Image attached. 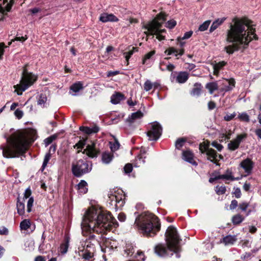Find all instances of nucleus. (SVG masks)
Here are the masks:
<instances>
[{"label":"nucleus","instance_id":"11","mask_svg":"<svg viewBox=\"0 0 261 261\" xmlns=\"http://www.w3.org/2000/svg\"><path fill=\"white\" fill-rule=\"evenodd\" d=\"M189 77V73L186 71L172 72L170 79L173 83L184 84Z\"/></svg>","mask_w":261,"mask_h":261},{"label":"nucleus","instance_id":"62","mask_svg":"<svg viewBox=\"0 0 261 261\" xmlns=\"http://www.w3.org/2000/svg\"><path fill=\"white\" fill-rule=\"evenodd\" d=\"M233 194L237 198H239L240 197H241V192L240 189L239 188L236 189L233 192Z\"/></svg>","mask_w":261,"mask_h":261},{"label":"nucleus","instance_id":"64","mask_svg":"<svg viewBox=\"0 0 261 261\" xmlns=\"http://www.w3.org/2000/svg\"><path fill=\"white\" fill-rule=\"evenodd\" d=\"M119 220L121 222H124L125 220L126 216L124 213H120L118 216Z\"/></svg>","mask_w":261,"mask_h":261},{"label":"nucleus","instance_id":"60","mask_svg":"<svg viewBox=\"0 0 261 261\" xmlns=\"http://www.w3.org/2000/svg\"><path fill=\"white\" fill-rule=\"evenodd\" d=\"M14 114L15 116L18 119H20L23 116L22 111L18 109L15 111Z\"/></svg>","mask_w":261,"mask_h":261},{"label":"nucleus","instance_id":"22","mask_svg":"<svg viewBox=\"0 0 261 261\" xmlns=\"http://www.w3.org/2000/svg\"><path fill=\"white\" fill-rule=\"evenodd\" d=\"M165 53L167 54L168 55H171L172 54H174L177 58H178V56H182L184 53V49H180L178 50L174 47H171L167 49L165 51Z\"/></svg>","mask_w":261,"mask_h":261},{"label":"nucleus","instance_id":"44","mask_svg":"<svg viewBox=\"0 0 261 261\" xmlns=\"http://www.w3.org/2000/svg\"><path fill=\"white\" fill-rule=\"evenodd\" d=\"M211 23L210 20H206L204 21L202 24L199 27V30L200 31H204L206 30Z\"/></svg>","mask_w":261,"mask_h":261},{"label":"nucleus","instance_id":"36","mask_svg":"<svg viewBox=\"0 0 261 261\" xmlns=\"http://www.w3.org/2000/svg\"><path fill=\"white\" fill-rule=\"evenodd\" d=\"M238 118L239 120L245 122H249L250 121L249 115L246 112L239 113L238 115Z\"/></svg>","mask_w":261,"mask_h":261},{"label":"nucleus","instance_id":"25","mask_svg":"<svg viewBox=\"0 0 261 261\" xmlns=\"http://www.w3.org/2000/svg\"><path fill=\"white\" fill-rule=\"evenodd\" d=\"M225 17H222L220 18H218L216 20H215L212 25L210 27V32H213L216 29H217L220 25H221L226 20Z\"/></svg>","mask_w":261,"mask_h":261},{"label":"nucleus","instance_id":"8","mask_svg":"<svg viewBox=\"0 0 261 261\" xmlns=\"http://www.w3.org/2000/svg\"><path fill=\"white\" fill-rule=\"evenodd\" d=\"M109 203L115 210L121 208L125 203V195L122 190L111 191L109 194Z\"/></svg>","mask_w":261,"mask_h":261},{"label":"nucleus","instance_id":"55","mask_svg":"<svg viewBox=\"0 0 261 261\" xmlns=\"http://www.w3.org/2000/svg\"><path fill=\"white\" fill-rule=\"evenodd\" d=\"M192 34H193V32L192 31L187 32H186L184 34L183 37H182L181 38V39H182V40L187 39H188V38L191 37V36H192Z\"/></svg>","mask_w":261,"mask_h":261},{"label":"nucleus","instance_id":"30","mask_svg":"<svg viewBox=\"0 0 261 261\" xmlns=\"http://www.w3.org/2000/svg\"><path fill=\"white\" fill-rule=\"evenodd\" d=\"M113 158V155L110 152H105L102 154V162L103 163L109 164Z\"/></svg>","mask_w":261,"mask_h":261},{"label":"nucleus","instance_id":"14","mask_svg":"<svg viewBox=\"0 0 261 261\" xmlns=\"http://www.w3.org/2000/svg\"><path fill=\"white\" fill-rule=\"evenodd\" d=\"M246 137V134H241L240 135H238L237 137L233 140L231 141L228 144V148L229 150L233 151L237 149L241 142H242V140Z\"/></svg>","mask_w":261,"mask_h":261},{"label":"nucleus","instance_id":"29","mask_svg":"<svg viewBox=\"0 0 261 261\" xmlns=\"http://www.w3.org/2000/svg\"><path fill=\"white\" fill-rule=\"evenodd\" d=\"M145 151H143L142 149L141 150V153L138 155L137 158L136 159V166L139 167L142 164H144L146 156H145Z\"/></svg>","mask_w":261,"mask_h":261},{"label":"nucleus","instance_id":"18","mask_svg":"<svg viewBox=\"0 0 261 261\" xmlns=\"http://www.w3.org/2000/svg\"><path fill=\"white\" fill-rule=\"evenodd\" d=\"M84 88L83 83L81 82H77L73 84L70 87V93L73 96Z\"/></svg>","mask_w":261,"mask_h":261},{"label":"nucleus","instance_id":"1","mask_svg":"<svg viewBox=\"0 0 261 261\" xmlns=\"http://www.w3.org/2000/svg\"><path fill=\"white\" fill-rule=\"evenodd\" d=\"M118 226V222L110 212L94 207L88 209L84 216L81 228L83 236L90 235V237L84 246L79 248L80 256L86 259L93 256L95 245L98 244V241L93 234H91L92 232L105 233L112 227L116 228Z\"/></svg>","mask_w":261,"mask_h":261},{"label":"nucleus","instance_id":"15","mask_svg":"<svg viewBox=\"0 0 261 261\" xmlns=\"http://www.w3.org/2000/svg\"><path fill=\"white\" fill-rule=\"evenodd\" d=\"M235 81L234 79H224L222 82V86H219L222 91H228L231 90L234 87Z\"/></svg>","mask_w":261,"mask_h":261},{"label":"nucleus","instance_id":"20","mask_svg":"<svg viewBox=\"0 0 261 261\" xmlns=\"http://www.w3.org/2000/svg\"><path fill=\"white\" fill-rule=\"evenodd\" d=\"M237 241L236 236L228 235L223 238L220 241V243L224 244L225 246L233 245Z\"/></svg>","mask_w":261,"mask_h":261},{"label":"nucleus","instance_id":"58","mask_svg":"<svg viewBox=\"0 0 261 261\" xmlns=\"http://www.w3.org/2000/svg\"><path fill=\"white\" fill-rule=\"evenodd\" d=\"M28 39V37L27 35H25L24 36L22 37H16L15 38V39H12V41H19L23 42L25 41Z\"/></svg>","mask_w":261,"mask_h":261},{"label":"nucleus","instance_id":"42","mask_svg":"<svg viewBox=\"0 0 261 261\" xmlns=\"http://www.w3.org/2000/svg\"><path fill=\"white\" fill-rule=\"evenodd\" d=\"M155 53L154 50H152L146 54L143 59L142 63L143 64H146L147 63V61L150 59L151 57L155 54Z\"/></svg>","mask_w":261,"mask_h":261},{"label":"nucleus","instance_id":"10","mask_svg":"<svg viewBox=\"0 0 261 261\" xmlns=\"http://www.w3.org/2000/svg\"><path fill=\"white\" fill-rule=\"evenodd\" d=\"M162 127L157 122L151 123L148 127L147 136L150 141H156L162 135Z\"/></svg>","mask_w":261,"mask_h":261},{"label":"nucleus","instance_id":"47","mask_svg":"<svg viewBox=\"0 0 261 261\" xmlns=\"http://www.w3.org/2000/svg\"><path fill=\"white\" fill-rule=\"evenodd\" d=\"M34 202V199L33 197H30L27 202V211L28 213H30L32 211V207L33 206Z\"/></svg>","mask_w":261,"mask_h":261},{"label":"nucleus","instance_id":"6","mask_svg":"<svg viewBox=\"0 0 261 261\" xmlns=\"http://www.w3.org/2000/svg\"><path fill=\"white\" fill-rule=\"evenodd\" d=\"M165 16L163 13H160L152 20L144 24L142 29L145 31L144 34L147 36L149 35H156V38L161 41L165 39V37L162 33L165 32V29H161V27L165 20Z\"/></svg>","mask_w":261,"mask_h":261},{"label":"nucleus","instance_id":"23","mask_svg":"<svg viewBox=\"0 0 261 261\" xmlns=\"http://www.w3.org/2000/svg\"><path fill=\"white\" fill-rule=\"evenodd\" d=\"M143 116V114L141 111H137L135 113H132L130 116L127 118L126 121L132 123L137 120L141 119Z\"/></svg>","mask_w":261,"mask_h":261},{"label":"nucleus","instance_id":"48","mask_svg":"<svg viewBox=\"0 0 261 261\" xmlns=\"http://www.w3.org/2000/svg\"><path fill=\"white\" fill-rule=\"evenodd\" d=\"M56 138V137L55 136H50L49 137H48V138H46L44 140L45 146H47L50 144H51L53 142V141L54 140H55Z\"/></svg>","mask_w":261,"mask_h":261},{"label":"nucleus","instance_id":"26","mask_svg":"<svg viewBox=\"0 0 261 261\" xmlns=\"http://www.w3.org/2000/svg\"><path fill=\"white\" fill-rule=\"evenodd\" d=\"M160 86L158 82L152 83L150 80H147L144 84V90L148 91L152 88H157Z\"/></svg>","mask_w":261,"mask_h":261},{"label":"nucleus","instance_id":"19","mask_svg":"<svg viewBox=\"0 0 261 261\" xmlns=\"http://www.w3.org/2000/svg\"><path fill=\"white\" fill-rule=\"evenodd\" d=\"M182 158L186 161L193 165H197V163L194 160V155L190 150L184 151L182 152Z\"/></svg>","mask_w":261,"mask_h":261},{"label":"nucleus","instance_id":"39","mask_svg":"<svg viewBox=\"0 0 261 261\" xmlns=\"http://www.w3.org/2000/svg\"><path fill=\"white\" fill-rule=\"evenodd\" d=\"M51 158V155L49 152L46 153L44 156L43 163L42 166V170L43 171L46 166H47L48 161H49L50 159Z\"/></svg>","mask_w":261,"mask_h":261},{"label":"nucleus","instance_id":"59","mask_svg":"<svg viewBox=\"0 0 261 261\" xmlns=\"http://www.w3.org/2000/svg\"><path fill=\"white\" fill-rule=\"evenodd\" d=\"M32 192L30 188H27L24 193V198L27 199L31 195Z\"/></svg>","mask_w":261,"mask_h":261},{"label":"nucleus","instance_id":"41","mask_svg":"<svg viewBox=\"0 0 261 261\" xmlns=\"http://www.w3.org/2000/svg\"><path fill=\"white\" fill-rule=\"evenodd\" d=\"M69 246V241L66 240V242L62 244L60 246V251L62 253H65L67 252Z\"/></svg>","mask_w":261,"mask_h":261},{"label":"nucleus","instance_id":"17","mask_svg":"<svg viewBox=\"0 0 261 261\" xmlns=\"http://www.w3.org/2000/svg\"><path fill=\"white\" fill-rule=\"evenodd\" d=\"M13 0H0L3 1V4L0 3V12L2 13L8 12L11 8L12 3Z\"/></svg>","mask_w":261,"mask_h":261},{"label":"nucleus","instance_id":"12","mask_svg":"<svg viewBox=\"0 0 261 261\" xmlns=\"http://www.w3.org/2000/svg\"><path fill=\"white\" fill-rule=\"evenodd\" d=\"M240 166L244 170L246 175H249L252 172L254 163L251 159L247 158L242 161Z\"/></svg>","mask_w":261,"mask_h":261},{"label":"nucleus","instance_id":"2","mask_svg":"<svg viewBox=\"0 0 261 261\" xmlns=\"http://www.w3.org/2000/svg\"><path fill=\"white\" fill-rule=\"evenodd\" d=\"M233 22V24L230 25V29L227 32L226 37V41L232 44L224 48L228 54H232L235 51L245 48L251 40L257 39L255 34V28L248 21L235 18Z\"/></svg>","mask_w":261,"mask_h":261},{"label":"nucleus","instance_id":"61","mask_svg":"<svg viewBox=\"0 0 261 261\" xmlns=\"http://www.w3.org/2000/svg\"><path fill=\"white\" fill-rule=\"evenodd\" d=\"M238 206V201L236 200H232L230 205V209L233 210Z\"/></svg>","mask_w":261,"mask_h":261},{"label":"nucleus","instance_id":"31","mask_svg":"<svg viewBox=\"0 0 261 261\" xmlns=\"http://www.w3.org/2000/svg\"><path fill=\"white\" fill-rule=\"evenodd\" d=\"M79 192L80 194H84L87 192V183L84 180L81 181L77 185Z\"/></svg>","mask_w":261,"mask_h":261},{"label":"nucleus","instance_id":"63","mask_svg":"<svg viewBox=\"0 0 261 261\" xmlns=\"http://www.w3.org/2000/svg\"><path fill=\"white\" fill-rule=\"evenodd\" d=\"M8 234V230L5 227L0 228V234L7 235Z\"/></svg>","mask_w":261,"mask_h":261},{"label":"nucleus","instance_id":"28","mask_svg":"<svg viewBox=\"0 0 261 261\" xmlns=\"http://www.w3.org/2000/svg\"><path fill=\"white\" fill-rule=\"evenodd\" d=\"M216 179H225L226 180H234L236 179L232 175L231 171L227 170L226 172L222 175H219L216 177Z\"/></svg>","mask_w":261,"mask_h":261},{"label":"nucleus","instance_id":"51","mask_svg":"<svg viewBox=\"0 0 261 261\" xmlns=\"http://www.w3.org/2000/svg\"><path fill=\"white\" fill-rule=\"evenodd\" d=\"M176 22L175 20H171L168 21L167 22L166 26L168 28L172 29L176 25Z\"/></svg>","mask_w":261,"mask_h":261},{"label":"nucleus","instance_id":"34","mask_svg":"<svg viewBox=\"0 0 261 261\" xmlns=\"http://www.w3.org/2000/svg\"><path fill=\"white\" fill-rule=\"evenodd\" d=\"M205 87L209 92L212 94L215 90L218 89L219 86L216 82H210L206 84Z\"/></svg>","mask_w":261,"mask_h":261},{"label":"nucleus","instance_id":"4","mask_svg":"<svg viewBox=\"0 0 261 261\" xmlns=\"http://www.w3.org/2000/svg\"><path fill=\"white\" fill-rule=\"evenodd\" d=\"M165 240L167 247L159 244L154 247V252L160 256L168 255L169 251L177 252L179 249V237L175 227L170 226L168 227L165 233Z\"/></svg>","mask_w":261,"mask_h":261},{"label":"nucleus","instance_id":"32","mask_svg":"<svg viewBox=\"0 0 261 261\" xmlns=\"http://www.w3.org/2000/svg\"><path fill=\"white\" fill-rule=\"evenodd\" d=\"M206 154L208 156V159L210 160L211 162H215L217 161V153L213 149L210 148V149L207 150Z\"/></svg>","mask_w":261,"mask_h":261},{"label":"nucleus","instance_id":"52","mask_svg":"<svg viewBox=\"0 0 261 261\" xmlns=\"http://www.w3.org/2000/svg\"><path fill=\"white\" fill-rule=\"evenodd\" d=\"M133 166L131 164H127L124 167V172L126 173H129L132 172Z\"/></svg>","mask_w":261,"mask_h":261},{"label":"nucleus","instance_id":"35","mask_svg":"<svg viewBox=\"0 0 261 261\" xmlns=\"http://www.w3.org/2000/svg\"><path fill=\"white\" fill-rule=\"evenodd\" d=\"M31 222L29 219H24L20 223L21 230H27L31 227Z\"/></svg>","mask_w":261,"mask_h":261},{"label":"nucleus","instance_id":"54","mask_svg":"<svg viewBox=\"0 0 261 261\" xmlns=\"http://www.w3.org/2000/svg\"><path fill=\"white\" fill-rule=\"evenodd\" d=\"M212 145L213 147H215L218 151H221L223 148V146L221 144L218 143L217 142H213Z\"/></svg>","mask_w":261,"mask_h":261},{"label":"nucleus","instance_id":"45","mask_svg":"<svg viewBox=\"0 0 261 261\" xmlns=\"http://www.w3.org/2000/svg\"><path fill=\"white\" fill-rule=\"evenodd\" d=\"M135 49V48L133 47V50H129V51L128 52H125V53H124V58L125 59V60L126 61V63H127V64H128V60L129 59V58H130V57L133 55V54H134V50Z\"/></svg>","mask_w":261,"mask_h":261},{"label":"nucleus","instance_id":"43","mask_svg":"<svg viewBox=\"0 0 261 261\" xmlns=\"http://www.w3.org/2000/svg\"><path fill=\"white\" fill-rule=\"evenodd\" d=\"M185 142L186 139L184 138H179L177 139L175 142L176 148L178 149H180L182 147Z\"/></svg>","mask_w":261,"mask_h":261},{"label":"nucleus","instance_id":"37","mask_svg":"<svg viewBox=\"0 0 261 261\" xmlns=\"http://www.w3.org/2000/svg\"><path fill=\"white\" fill-rule=\"evenodd\" d=\"M243 220L244 217L242 215L237 214L232 217V222L234 224H239L241 223Z\"/></svg>","mask_w":261,"mask_h":261},{"label":"nucleus","instance_id":"27","mask_svg":"<svg viewBox=\"0 0 261 261\" xmlns=\"http://www.w3.org/2000/svg\"><path fill=\"white\" fill-rule=\"evenodd\" d=\"M202 90V85L200 83H196L194 85V87L191 92L192 96H199L201 93Z\"/></svg>","mask_w":261,"mask_h":261},{"label":"nucleus","instance_id":"7","mask_svg":"<svg viewBox=\"0 0 261 261\" xmlns=\"http://www.w3.org/2000/svg\"><path fill=\"white\" fill-rule=\"evenodd\" d=\"M37 79V76L32 72H29L24 67L19 84L14 86V92L17 95H21L23 91L34 84Z\"/></svg>","mask_w":261,"mask_h":261},{"label":"nucleus","instance_id":"13","mask_svg":"<svg viewBox=\"0 0 261 261\" xmlns=\"http://www.w3.org/2000/svg\"><path fill=\"white\" fill-rule=\"evenodd\" d=\"M99 152V151L95 147V144L92 143L91 144H88L86 148L83 151V153L86 154L90 158H93L97 156Z\"/></svg>","mask_w":261,"mask_h":261},{"label":"nucleus","instance_id":"46","mask_svg":"<svg viewBox=\"0 0 261 261\" xmlns=\"http://www.w3.org/2000/svg\"><path fill=\"white\" fill-rule=\"evenodd\" d=\"M226 190V188L224 186H217L216 187V192L219 195L225 194Z\"/></svg>","mask_w":261,"mask_h":261},{"label":"nucleus","instance_id":"33","mask_svg":"<svg viewBox=\"0 0 261 261\" xmlns=\"http://www.w3.org/2000/svg\"><path fill=\"white\" fill-rule=\"evenodd\" d=\"M24 200L23 201H20V199H18L17 203V213L19 215H23L24 214Z\"/></svg>","mask_w":261,"mask_h":261},{"label":"nucleus","instance_id":"38","mask_svg":"<svg viewBox=\"0 0 261 261\" xmlns=\"http://www.w3.org/2000/svg\"><path fill=\"white\" fill-rule=\"evenodd\" d=\"M210 149L209 148V143L205 142L202 144H200L199 145V150L201 152V153L207 152V150Z\"/></svg>","mask_w":261,"mask_h":261},{"label":"nucleus","instance_id":"53","mask_svg":"<svg viewBox=\"0 0 261 261\" xmlns=\"http://www.w3.org/2000/svg\"><path fill=\"white\" fill-rule=\"evenodd\" d=\"M249 206V203L246 202H243L239 204V208L242 211H245Z\"/></svg>","mask_w":261,"mask_h":261},{"label":"nucleus","instance_id":"57","mask_svg":"<svg viewBox=\"0 0 261 261\" xmlns=\"http://www.w3.org/2000/svg\"><path fill=\"white\" fill-rule=\"evenodd\" d=\"M137 258L138 260L144 261L145 260L144 253L141 251H138Z\"/></svg>","mask_w":261,"mask_h":261},{"label":"nucleus","instance_id":"50","mask_svg":"<svg viewBox=\"0 0 261 261\" xmlns=\"http://www.w3.org/2000/svg\"><path fill=\"white\" fill-rule=\"evenodd\" d=\"M236 116V113L234 112L232 114H227L224 117V119L225 121H229L233 119Z\"/></svg>","mask_w":261,"mask_h":261},{"label":"nucleus","instance_id":"9","mask_svg":"<svg viewBox=\"0 0 261 261\" xmlns=\"http://www.w3.org/2000/svg\"><path fill=\"white\" fill-rule=\"evenodd\" d=\"M92 169V165L88 162L80 160L72 163V171L77 177H80L84 174L90 172Z\"/></svg>","mask_w":261,"mask_h":261},{"label":"nucleus","instance_id":"49","mask_svg":"<svg viewBox=\"0 0 261 261\" xmlns=\"http://www.w3.org/2000/svg\"><path fill=\"white\" fill-rule=\"evenodd\" d=\"M125 252L128 256L132 255L134 253V248L131 245H128L126 246L125 249Z\"/></svg>","mask_w":261,"mask_h":261},{"label":"nucleus","instance_id":"3","mask_svg":"<svg viewBox=\"0 0 261 261\" xmlns=\"http://www.w3.org/2000/svg\"><path fill=\"white\" fill-rule=\"evenodd\" d=\"M35 136L36 132L32 129L15 132L7 139V145L0 146L3 156L12 158L25 153Z\"/></svg>","mask_w":261,"mask_h":261},{"label":"nucleus","instance_id":"21","mask_svg":"<svg viewBox=\"0 0 261 261\" xmlns=\"http://www.w3.org/2000/svg\"><path fill=\"white\" fill-rule=\"evenodd\" d=\"M226 64V62L225 61H221L218 63H212L211 65H212L213 68V74L218 76L219 75V71Z\"/></svg>","mask_w":261,"mask_h":261},{"label":"nucleus","instance_id":"16","mask_svg":"<svg viewBox=\"0 0 261 261\" xmlns=\"http://www.w3.org/2000/svg\"><path fill=\"white\" fill-rule=\"evenodd\" d=\"M99 20L102 22H117L119 19L113 14L103 13L100 16Z\"/></svg>","mask_w":261,"mask_h":261},{"label":"nucleus","instance_id":"24","mask_svg":"<svg viewBox=\"0 0 261 261\" xmlns=\"http://www.w3.org/2000/svg\"><path fill=\"white\" fill-rule=\"evenodd\" d=\"M80 129V130L88 135L96 133L99 131V128L97 126L92 127L81 126Z\"/></svg>","mask_w":261,"mask_h":261},{"label":"nucleus","instance_id":"56","mask_svg":"<svg viewBox=\"0 0 261 261\" xmlns=\"http://www.w3.org/2000/svg\"><path fill=\"white\" fill-rule=\"evenodd\" d=\"M111 98H124V95L120 92H115V93L112 95Z\"/></svg>","mask_w":261,"mask_h":261},{"label":"nucleus","instance_id":"40","mask_svg":"<svg viewBox=\"0 0 261 261\" xmlns=\"http://www.w3.org/2000/svg\"><path fill=\"white\" fill-rule=\"evenodd\" d=\"M110 148L112 151H115L118 150L120 146V144H119L118 141L116 140H115L113 143L110 142Z\"/></svg>","mask_w":261,"mask_h":261},{"label":"nucleus","instance_id":"5","mask_svg":"<svg viewBox=\"0 0 261 261\" xmlns=\"http://www.w3.org/2000/svg\"><path fill=\"white\" fill-rule=\"evenodd\" d=\"M135 223L143 233L150 236H154L160 228L158 217L148 212L141 214L136 219Z\"/></svg>","mask_w":261,"mask_h":261}]
</instances>
